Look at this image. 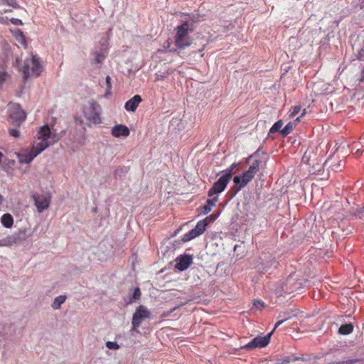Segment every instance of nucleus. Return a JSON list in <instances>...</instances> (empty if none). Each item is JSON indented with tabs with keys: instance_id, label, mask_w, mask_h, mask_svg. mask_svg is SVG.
I'll list each match as a JSON object with an SVG mask.
<instances>
[{
	"instance_id": "1",
	"label": "nucleus",
	"mask_w": 364,
	"mask_h": 364,
	"mask_svg": "<svg viewBox=\"0 0 364 364\" xmlns=\"http://www.w3.org/2000/svg\"><path fill=\"white\" fill-rule=\"evenodd\" d=\"M37 138L39 141H34L30 150L24 149V164L31 163L36 156L60 139L58 134L53 132L47 124L40 128Z\"/></svg>"
},
{
	"instance_id": "2",
	"label": "nucleus",
	"mask_w": 364,
	"mask_h": 364,
	"mask_svg": "<svg viewBox=\"0 0 364 364\" xmlns=\"http://www.w3.org/2000/svg\"><path fill=\"white\" fill-rule=\"evenodd\" d=\"M196 22V20L190 19L184 21L176 28V33L174 38L177 48L184 49L191 45L193 39L189 33L194 31Z\"/></svg>"
},
{
	"instance_id": "3",
	"label": "nucleus",
	"mask_w": 364,
	"mask_h": 364,
	"mask_svg": "<svg viewBox=\"0 0 364 364\" xmlns=\"http://www.w3.org/2000/svg\"><path fill=\"white\" fill-rule=\"evenodd\" d=\"M43 70V66L40 58L32 55L31 60L24 62V81L30 77H38Z\"/></svg>"
},
{
	"instance_id": "4",
	"label": "nucleus",
	"mask_w": 364,
	"mask_h": 364,
	"mask_svg": "<svg viewBox=\"0 0 364 364\" xmlns=\"http://www.w3.org/2000/svg\"><path fill=\"white\" fill-rule=\"evenodd\" d=\"M83 114L90 123L94 124L102 123L100 117L101 107L96 101L92 100L89 102V106H85L83 107Z\"/></svg>"
},
{
	"instance_id": "5",
	"label": "nucleus",
	"mask_w": 364,
	"mask_h": 364,
	"mask_svg": "<svg viewBox=\"0 0 364 364\" xmlns=\"http://www.w3.org/2000/svg\"><path fill=\"white\" fill-rule=\"evenodd\" d=\"M32 198L39 213H42L49 208L51 202V195L50 193L43 194L33 193Z\"/></svg>"
},
{
	"instance_id": "6",
	"label": "nucleus",
	"mask_w": 364,
	"mask_h": 364,
	"mask_svg": "<svg viewBox=\"0 0 364 364\" xmlns=\"http://www.w3.org/2000/svg\"><path fill=\"white\" fill-rule=\"evenodd\" d=\"M230 180V173H225L217 181L213 183L212 188L208 191V196L209 197H212L215 194H218L223 192L225 189L228 183Z\"/></svg>"
},
{
	"instance_id": "7",
	"label": "nucleus",
	"mask_w": 364,
	"mask_h": 364,
	"mask_svg": "<svg viewBox=\"0 0 364 364\" xmlns=\"http://www.w3.org/2000/svg\"><path fill=\"white\" fill-rule=\"evenodd\" d=\"M151 313L143 305L139 306L132 316V324L134 327H139L145 318H149Z\"/></svg>"
},
{
	"instance_id": "8",
	"label": "nucleus",
	"mask_w": 364,
	"mask_h": 364,
	"mask_svg": "<svg viewBox=\"0 0 364 364\" xmlns=\"http://www.w3.org/2000/svg\"><path fill=\"white\" fill-rule=\"evenodd\" d=\"M9 122L15 126H20L22 123L23 111L19 104H12L10 105Z\"/></svg>"
},
{
	"instance_id": "9",
	"label": "nucleus",
	"mask_w": 364,
	"mask_h": 364,
	"mask_svg": "<svg viewBox=\"0 0 364 364\" xmlns=\"http://www.w3.org/2000/svg\"><path fill=\"white\" fill-rule=\"evenodd\" d=\"M207 226V224L203 220L198 222L195 228L192 229L189 232L183 235L182 242H186L197 236L202 235L205 231Z\"/></svg>"
},
{
	"instance_id": "10",
	"label": "nucleus",
	"mask_w": 364,
	"mask_h": 364,
	"mask_svg": "<svg viewBox=\"0 0 364 364\" xmlns=\"http://www.w3.org/2000/svg\"><path fill=\"white\" fill-rule=\"evenodd\" d=\"M273 333V331L269 333L265 336H257L251 342L247 343L244 348L247 349H253L255 348H264L267 346L269 341L270 338Z\"/></svg>"
},
{
	"instance_id": "11",
	"label": "nucleus",
	"mask_w": 364,
	"mask_h": 364,
	"mask_svg": "<svg viewBox=\"0 0 364 364\" xmlns=\"http://www.w3.org/2000/svg\"><path fill=\"white\" fill-rule=\"evenodd\" d=\"M345 162L343 160L338 159L334 157H331L326 160V161L323 164V167H326L327 168H331L332 171L338 172L341 171L342 168L344 167Z\"/></svg>"
},
{
	"instance_id": "12",
	"label": "nucleus",
	"mask_w": 364,
	"mask_h": 364,
	"mask_svg": "<svg viewBox=\"0 0 364 364\" xmlns=\"http://www.w3.org/2000/svg\"><path fill=\"white\" fill-rule=\"evenodd\" d=\"M175 267L180 271L187 269L193 262V256L189 255H180L176 259Z\"/></svg>"
},
{
	"instance_id": "13",
	"label": "nucleus",
	"mask_w": 364,
	"mask_h": 364,
	"mask_svg": "<svg viewBox=\"0 0 364 364\" xmlns=\"http://www.w3.org/2000/svg\"><path fill=\"white\" fill-rule=\"evenodd\" d=\"M112 134L117 138L128 136L130 134L129 128L124 124H117L112 128Z\"/></svg>"
},
{
	"instance_id": "14",
	"label": "nucleus",
	"mask_w": 364,
	"mask_h": 364,
	"mask_svg": "<svg viewBox=\"0 0 364 364\" xmlns=\"http://www.w3.org/2000/svg\"><path fill=\"white\" fill-rule=\"evenodd\" d=\"M253 167H249L241 176H237L240 178V183L244 187L255 177L256 173L253 171Z\"/></svg>"
},
{
	"instance_id": "15",
	"label": "nucleus",
	"mask_w": 364,
	"mask_h": 364,
	"mask_svg": "<svg viewBox=\"0 0 364 364\" xmlns=\"http://www.w3.org/2000/svg\"><path fill=\"white\" fill-rule=\"evenodd\" d=\"M141 100V96L136 95L125 103L124 107L127 111L134 112Z\"/></svg>"
},
{
	"instance_id": "16",
	"label": "nucleus",
	"mask_w": 364,
	"mask_h": 364,
	"mask_svg": "<svg viewBox=\"0 0 364 364\" xmlns=\"http://www.w3.org/2000/svg\"><path fill=\"white\" fill-rule=\"evenodd\" d=\"M259 151H260V149H258L254 154L250 155L247 159V161H249L251 159L255 158V161L250 166V167H253L254 168L253 171L256 173H257V171H259V168L262 166V161L259 159H257V157L259 156Z\"/></svg>"
},
{
	"instance_id": "17",
	"label": "nucleus",
	"mask_w": 364,
	"mask_h": 364,
	"mask_svg": "<svg viewBox=\"0 0 364 364\" xmlns=\"http://www.w3.org/2000/svg\"><path fill=\"white\" fill-rule=\"evenodd\" d=\"M234 186L230 189L228 194L230 196V198H232L236 196L239 191L244 186H242L238 176H235L233 178Z\"/></svg>"
},
{
	"instance_id": "18",
	"label": "nucleus",
	"mask_w": 364,
	"mask_h": 364,
	"mask_svg": "<svg viewBox=\"0 0 364 364\" xmlns=\"http://www.w3.org/2000/svg\"><path fill=\"white\" fill-rule=\"evenodd\" d=\"M21 240L16 235L8 236L6 238L0 240V246H12L14 245L20 244Z\"/></svg>"
},
{
	"instance_id": "19",
	"label": "nucleus",
	"mask_w": 364,
	"mask_h": 364,
	"mask_svg": "<svg viewBox=\"0 0 364 364\" xmlns=\"http://www.w3.org/2000/svg\"><path fill=\"white\" fill-rule=\"evenodd\" d=\"M129 170V166H119L114 170V176L116 178H119V179H122Z\"/></svg>"
},
{
	"instance_id": "20",
	"label": "nucleus",
	"mask_w": 364,
	"mask_h": 364,
	"mask_svg": "<svg viewBox=\"0 0 364 364\" xmlns=\"http://www.w3.org/2000/svg\"><path fill=\"white\" fill-rule=\"evenodd\" d=\"M11 75L5 69H0V90L10 80Z\"/></svg>"
},
{
	"instance_id": "21",
	"label": "nucleus",
	"mask_w": 364,
	"mask_h": 364,
	"mask_svg": "<svg viewBox=\"0 0 364 364\" xmlns=\"http://www.w3.org/2000/svg\"><path fill=\"white\" fill-rule=\"evenodd\" d=\"M1 221L2 225L7 228H11L14 223L12 216L9 213L4 214L1 217Z\"/></svg>"
},
{
	"instance_id": "22",
	"label": "nucleus",
	"mask_w": 364,
	"mask_h": 364,
	"mask_svg": "<svg viewBox=\"0 0 364 364\" xmlns=\"http://www.w3.org/2000/svg\"><path fill=\"white\" fill-rule=\"evenodd\" d=\"M86 129L85 127H82L80 131V134L77 136H73V138L74 141L77 143H78L80 145H84L86 141V136H85Z\"/></svg>"
},
{
	"instance_id": "23",
	"label": "nucleus",
	"mask_w": 364,
	"mask_h": 364,
	"mask_svg": "<svg viewBox=\"0 0 364 364\" xmlns=\"http://www.w3.org/2000/svg\"><path fill=\"white\" fill-rule=\"evenodd\" d=\"M353 330V325L352 323H346L340 326L338 333L342 335H348Z\"/></svg>"
},
{
	"instance_id": "24",
	"label": "nucleus",
	"mask_w": 364,
	"mask_h": 364,
	"mask_svg": "<svg viewBox=\"0 0 364 364\" xmlns=\"http://www.w3.org/2000/svg\"><path fill=\"white\" fill-rule=\"evenodd\" d=\"M296 122L297 121H294V122H289L283 129H282L280 131L281 134L283 135V136H287L289 134H290L293 130L295 128L296 125Z\"/></svg>"
},
{
	"instance_id": "25",
	"label": "nucleus",
	"mask_w": 364,
	"mask_h": 364,
	"mask_svg": "<svg viewBox=\"0 0 364 364\" xmlns=\"http://www.w3.org/2000/svg\"><path fill=\"white\" fill-rule=\"evenodd\" d=\"M65 300H66V296H64V295L58 296L54 299L51 306L54 309H59L60 308L61 304H63L65 301Z\"/></svg>"
},
{
	"instance_id": "26",
	"label": "nucleus",
	"mask_w": 364,
	"mask_h": 364,
	"mask_svg": "<svg viewBox=\"0 0 364 364\" xmlns=\"http://www.w3.org/2000/svg\"><path fill=\"white\" fill-rule=\"evenodd\" d=\"M141 290L139 287H136L134 289V291L132 294V296L129 297V299L128 301H127V304H132L136 300H139L141 296Z\"/></svg>"
},
{
	"instance_id": "27",
	"label": "nucleus",
	"mask_w": 364,
	"mask_h": 364,
	"mask_svg": "<svg viewBox=\"0 0 364 364\" xmlns=\"http://www.w3.org/2000/svg\"><path fill=\"white\" fill-rule=\"evenodd\" d=\"M220 212H215L210 215L206 217L205 219H203V220L208 225V224L213 223L218 218Z\"/></svg>"
},
{
	"instance_id": "28",
	"label": "nucleus",
	"mask_w": 364,
	"mask_h": 364,
	"mask_svg": "<svg viewBox=\"0 0 364 364\" xmlns=\"http://www.w3.org/2000/svg\"><path fill=\"white\" fill-rule=\"evenodd\" d=\"M282 125H283V122L282 120L277 121V122H275L274 124V125L270 129L269 133L273 134L277 132L281 131L280 129H281Z\"/></svg>"
},
{
	"instance_id": "29",
	"label": "nucleus",
	"mask_w": 364,
	"mask_h": 364,
	"mask_svg": "<svg viewBox=\"0 0 364 364\" xmlns=\"http://www.w3.org/2000/svg\"><path fill=\"white\" fill-rule=\"evenodd\" d=\"M21 57H16L15 60L12 63L14 68H16L18 71L21 73L22 71V62Z\"/></svg>"
},
{
	"instance_id": "30",
	"label": "nucleus",
	"mask_w": 364,
	"mask_h": 364,
	"mask_svg": "<svg viewBox=\"0 0 364 364\" xmlns=\"http://www.w3.org/2000/svg\"><path fill=\"white\" fill-rule=\"evenodd\" d=\"M353 216L355 218H359L363 223H364V206L360 209L357 210L353 213Z\"/></svg>"
},
{
	"instance_id": "31",
	"label": "nucleus",
	"mask_w": 364,
	"mask_h": 364,
	"mask_svg": "<svg viewBox=\"0 0 364 364\" xmlns=\"http://www.w3.org/2000/svg\"><path fill=\"white\" fill-rule=\"evenodd\" d=\"M106 346L109 349H112V350H117V349L119 348V346L117 344V342H112V341H107L106 343Z\"/></svg>"
},
{
	"instance_id": "32",
	"label": "nucleus",
	"mask_w": 364,
	"mask_h": 364,
	"mask_svg": "<svg viewBox=\"0 0 364 364\" xmlns=\"http://www.w3.org/2000/svg\"><path fill=\"white\" fill-rule=\"evenodd\" d=\"M14 35L17 41L23 44V32L20 30L15 31Z\"/></svg>"
},
{
	"instance_id": "33",
	"label": "nucleus",
	"mask_w": 364,
	"mask_h": 364,
	"mask_svg": "<svg viewBox=\"0 0 364 364\" xmlns=\"http://www.w3.org/2000/svg\"><path fill=\"white\" fill-rule=\"evenodd\" d=\"M325 167L323 166V164H317L316 167H314V166L312 167V173L319 174V172L321 171V169H323Z\"/></svg>"
},
{
	"instance_id": "34",
	"label": "nucleus",
	"mask_w": 364,
	"mask_h": 364,
	"mask_svg": "<svg viewBox=\"0 0 364 364\" xmlns=\"http://www.w3.org/2000/svg\"><path fill=\"white\" fill-rule=\"evenodd\" d=\"M218 196H215L213 197V198H210V199H208L207 200V205H209V206H215V203L218 202Z\"/></svg>"
},
{
	"instance_id": "35",
	"label": "nucleus",
	"mask_w": 364,
	"mask_h": 364,
	"mask_svg": "<svg viewBox=\"0 0 364 364\" xmlns=\"http://www.w3.org/2000/svg\"><path fill=\"white\" fill-rule=\"evenodd\" d=\"M254 306L257 309H262L264 306V303L259 300H255L254 301Z\"/></svg>"
},
{
	"instance_id": "36",
	"label": "nucleus",
	"mask_w": 364,
	"mask_h": 364,
	"mask_svg": "<svg viewBox=\"0 0 364 364\" xmlns=\"http://www.w3.org/2000/svg\"><path fill=\"white\" fill-rule=\"evenodd\" d=\"M9 133L11 135H12L15 137H18L20 136V131L16 129H10Z\"/></svg>"
},
{
	"instance_id": "37",
	"label": "nucleus",
	"mask_w": 364,
	"mask_h": 364,
	"mask_svg": "<svg viewBox=\"0 0 364 364\" xmlns=\"http://www.w3.org/2000/svg\"><path fill=\"white\" fill-rule=\"evenodd\" d=\"M105 58L104 55L100 53H97L96 58H95V62L97 63H100Z\"/></svg>"
},
{
	"instance_id": "38",
	"label": "nucleus",
	"mask_w": 364,
	"mask_h": 364,
	"mask_svg": "<svg viewBox=\"0 0 364 364\" xmlns=\"http://www.w3.org/2000/svg\"><path fill=\"white\" fill-rule=\"evenodd\" d=\"M358 59L360 60H364V46L358 52Z\"/></svg>"
},
{
	"instance_id": "39",
	"label": "nucleus",
	"mask_w": 364,
	"mask_h": 364,
	"mask_svg": "<svg viewBox=\"0 0 364 364\" xmlns=\"http://www.w3.org/2000/svg\"><path fill=\"white\" fill-rule=\"evenodd\" d=\"M290 358L289 357H287V356H285L284 357L279 363H277V364H288L290 363Z\"/></svg>"
},
{
	"instance_id": "40",
	"label": "nucleus",
	"mask_w": 364,
	"mask_h": 364,
	"mask_svg": "<svg viewBox=\"0 0 364 364\" xmlns=\"http://www.w3.org/2000/svg\"><path fill=\"white\" fill-rule=\"evenodd\" d=\"M106 85H107V90H110L112 89V85H111V77L109 75H107L106 77Z\"/></svg>"
},
{
	"instance_id": "41",
	"label": "nucleus",
	"mask_w": 364,
	"mask_h": 364,
	"mask_svg": "<svg viewBox=\"0 0 364 364\" xmlns=\"http://www.w3.org/2000/svg\"><path fill=\"white\" fill-rule=\"evenodd\" d=\"M301 110V106H295L293 109V111L291 114V116H295Z\"/></svg>"
},
{
	"instance_id": "42",
	"label": "nucleus",
	"mask_w": 364,
	"mask_h": 364,
	"mask_svg": "<svg viewBox=\"0 0 364 364\" xmlns=\"http://www.w3.org/2000/svg\"><path fill=\"white\" fill-rule=\"evenodd\" d=\"M235 166H236L235 164H232L231 166L226 170L225 173H230L231 174V178H232V174H233L232 171H233V169L235 168Z\"/></svg>"
},
{
	"instance_id": "43",
	"label": "nucleus",
	"mask_w": 364,
	"mask_h": 364,
	"mask_svg": "<svg viewBox=\"0 0 364 364\" xmlns=\"http://www.w3.org/2000/svg\"><path fill=\"white\" fill-rule=\"evenodd\" d=\"M203 213L204 215H205V214H208L209 212H210L211 207L208 205H205L203 206Z\"/></svg>"
},
{
	"instance_id": "44",
	"label": "nucleus",
	"mask_w": 364,
	"mask_h": 364,
	"mask_svg": "<svg viewBox=\"0 0 364 364\" xmlns=\"http://www.w3.org/2000/svg\"><path fill=\"white\" fill-rule=\"evenodd\" d=\"M75 123L79 124L80 125H82L83 124V120L80 117H75Z\"/></svg>"
},
{
	"instance_id": "45",
	"label": "nucleus",
	"mask_w": 364,
	"mask_h": 364,
	"mask_svg": "<svg viewBox=\"0 0 364 364\" xmlns=\"http://www.w3.org/2000/svg\"><path fill=\"white\" fill-rule=\"evenodd\" d=\"M175 309H176V308H173V309L172 310H171L170 311H166V312L163 313V314H161V318H165V317L168 316L171 314V313L173 311H174V310H175Z\"/></svg>"
},
{
	"instance_id": "46",
	"label": "nucleus",
	"mask_w": 364,
	"mask_h": 364,
	"mask_svg": "<svg viewBox=\"0 0 364 364\" xmlns=\"http://www.w3.org/2000/svg\"><path fill=\"white\" fill-rule=\"evenodd\" d=\"M11 21L14 24H22V23H23L21 22V20L18 19V18H11Z\"/></svg>"
},
{
	"instance_id": "47",
	"label": "nucleus",
	"mask_w": 364,
	"mask_h": 364,
	"mask_svg": "<svg viewBox=\"0 0 364 364\" xmlns=\"http://www.w3.org/2000/svg\"><path fill=\"white\" fill-rule=\"evenodd\" d=\"M284 321H286V319L277 321L276 323V324L274 326V329L272 331H274L278 326H279L282 323H283Z\"/></svg>"
},
{
	"instance_id": "48",
	"label": "nucleus",
	"mask_w": 364,
	"mask_h": 364,
	"mask_svg": "<svg viewBox=\"0 0 364 364\" xmlns=\"http://www.w3.org/2000/svg\"><path fill=\"white\" fill-rule=\"evenodd\" d=\"M305 114H306V109H304L303 110V112H302V113H301V116H300V117H297V118L296 119V121L299 122V121H300V118H301V117H303Z\"/></svg>"
},
{
	"instance_id": "49",
	"label": "nucleus",
	"mask_w": 364,
	"mask_h": 364,
	"mask_svg": "<svg viewBox=\"0 0 364 364\" xmlns=\"http://www.w3.org/2000/svg\"><path fill=\"white\" fill-rule=\"evenodd\" d=\"M361 82H363L364 81V69L362 71V73H361V77H360V80Z\"/></svg>"
},
{
	"instance_id": "50",
	"label": "nucleus",
	"mask_w": 364,
	"mask_h": 364,
	"mask_svg": "<svg viewBox=\"0 0 364 364\" xmlns=\"http://www.w3.org/2000/svg\"><path fill=\"white\" fill-rule=\"evenodd\" d=\"M361 153H362V151H360V149H356V150H355V151L354 152V154H361Z\"/></svg>"
},
{
	"instance_id": "51",
	"label": "nucleus",
	"mask_w": 364,
	"mask_h": 364,
	"mask_svg": "<svg viewBox=\"0 0 364 364\" xmlns=\"http://www.w3.org/2000/svg\"><path fill=\"white\" fill-rule=\"evenodd\" d=\"M18 161L20 163H23V158L20 154H18Z\"/></svg>"
},
{
	"instance_id": "52",
	"label": "nucleus",
	"mask_w": 364,
	"mask_h": 364,
	"mask_svg": "<svg viewBox=\"0 0 364 364\" xmlns=\"http://www.w3.org/2000/svg\"><path fill=\"white\" fill-rule=\"evenodd\" d=\"M139 328V327H134V326L132 325V331H134L138 332V331H137V328Z\"/></svg>"
},
{
	"instance_id": "53",
	"label": "nucleus",
	"mask_w": 364,
	"mask_h": 364,
	"mask_svg": "<svg viewBox=\"0 0 364 364\" xmlns=\"http://www.w3.org/2000/svg\"><path fill=\"white\" fill-rule=\"evenodd\" d=\"M3 156H4L3 154L0 151V163L1 162Z\"/></svg>"
},
{
	"instance_id": "54",
	"label": "nucleus",
	"mask_w": 364,
	"mask_h": 364,
	"mask_svg": "<svg viewBox=\"0 0 364 364\" xmlns=\"http://www.w3.org/2000/svg\"><path fill=\"white\" fill-rule=\"evenodd\" d=\"M181 230V228L177 229L174 232V235H176Z\"/></svg>"
},
{
	"instance_id": "55",
	"label": "nucleus",
	"mask_w": 364,
	"mask_h": 364,
	"mask_svg": "<svg viewBox=\"0 0 364 364\" xmlns=\"http://www.w3.org/2000/svg\"><path fill=\"white\" fill-rule=\"evenodd\" d=\"M23 43H24V48H26V41L25 38H24Z\"/></svg>"
},
{
	"instance_id": "56",
	"label": "nucleus",
	"mask_w": 364,
	"mask_h": 364,
	"mask_svg": "<svg viewBox=\"0 0 364 364\" xmlns=\"http://www.w3.org/2000/svg\"><path fill=\"white\" fill-rule=\"evenodd\" d=\"M310 161H311V159H310V158H308V159H307L306 162H307L308 164H310Z\"/></svg>"
},
{
	"instance_id": "57",
	"label": "nucleus",
	"mask_w": 364,
	"mask_h": 364,
	"mask_svg": "<svg viewBox=\"0 0 364 364\" xmlns=\"http://www.w3.org/2000/svg\"><path fill=\"white\" fill-rule=\"evenodd\" d=\"M23 117H24V120L26 119V113L24 112V115H23Z\"/></svg>"
},
{
	"instance_id": "58",
	"label": "nucleus",
	"mask_w": 364,
	"mask_h": 364,
	"mask_svg": "<svg viewBox=\"0 0 364 364\" xmlns=\"http://www.w3.org/2000/svg\"><path fill=\"white\" fill-rule=\"evenodd\" d=\"M305 158H306V153H305L304 156H303V160H304Z\"/></svg>"
},
{
	"instance_id": "59",
	"label": "nucleus",
	"mask_w": 364,
	"mask_h": 364,
	"mask_svg": "<svg viewBox=\"0 0 364 364\" xmlns=\"http://www.w3.org/2000/svg\"><path fill=\"white\" fill-rule=\"evenodd\" d=\"M299 360L298 357H295L294 359V360Z\"/></svg>"
}]
</instances>
